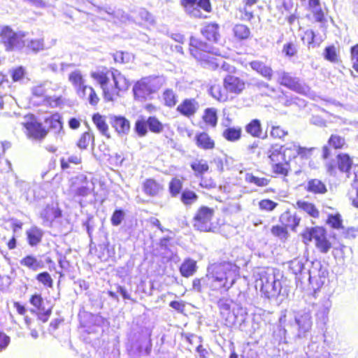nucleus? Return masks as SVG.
I'll list each match as a JSON object with an SVG mask.
<instances>
[{
	"instance_id": "obj_1",
	"label": "nucleus",
	"mask_w": 358,
	"mask_h": 358,
	"mask_svg": "<svg viewBox=\"0 0 358 358\" xmlns=\"http://www.w3.org/2000/svg\"><path fill=\"white\" fill-rule=\"evenodd\" d=\"M239 274V268L234 264L224 262L215 263L208 267L207 284L214 290H228L235 283Z\"/></svg>"
},
{
	"instance_id": "obj_2",
	"label": "nucleus",
	"mask_w": 358,
	"mask_h": 358,
	"mask_svg": "<svg viewBox=\"0 0 358 358\" xmlns=\"http://www.w3.org/2000/svg\"><path fill=\"white\" fill-rule=\"evenodd\" d=\"M279 321L282 325L287 327L284 328L285 334L289 332L296 339L306 338L313 325L311 313L306 310L289 313L288 320L287 315L284 314L281 315Z\"/></svg>"
},
{
	"instance_id": "obj_3",
	"label": "nucleus",
	"mask_w": 358,
	"mask_h": 358,
	"mask_svg": "<svg viewBox=\"0 0 358 358\" xmlns=\"http://www.w3.org/2000/svg\"><path fill=\"white\" fill-rule=\"evenodd\" d=\"M289 268L295 275L296 279L302 282L307 278L310 284L317 287L322 286L328 276V271L323 266L320 261L315 260L311 262L310 268L306 271L303 259H294L289 262Z\"/></svg>"
},
{
	"instance_id": "obj_4",
	"label": "nucleus",
	"mask_w": 358,
	"mask_h": 358,
	"mask_svg": "<svg viewBox=\"0 0 358 358\" xmlns=\"http://www.w3.org/2000/svg\"><path fill=\"white\" fill-rule=\"evenodd\" d=\"M255 280L256 288L259 287L265 297L270 299L278 296L281 292V282L276 278L275 270L272 267L262 268L257 273Z\"/></svg>"
},
{
	"instance_id": "obj_5",
	"label": "nucleus",
	"mask_w": 358,
	"mask_h": 358,
	"mask_svg": "<svg viewBox=\"0 0 358 358\" xmlns=\"http://www.w3.org/2000/svg\"><path fill=\"white\" fill-rule=\"evenodd\" d=\"M161 83L157 77H145L137 81L132 89L136 101H145L151 99V95L160 87Z\"/></svg>"
},
{
	"instance_id": "obj_6",
	"label": "nucleus",
	"mask_w": 358,
	"mask_h": 358,
	"mask_svg": "<svg viewBox=\"0 0 358 358\" xmlns=\"http://www.w3.org/2000/svg\"><path fill=\"white\" fill-rule=\"evenodd\" d=\"M24 33H16L9 27H5L1 32V41L7 51H17L26 45Z\"/></svg>"
},
{
	"instance_id": "obj_7",
	"label": "nucleus",
	"mask_w": 358,
	"mask_h": 358,
	"mask_svg": "<svg viewBox=\"0 0 358 358\" xmlns=\"http://www.w3.org/2000/svg\"><path fill=\"white\" fill-rule=\"evenodd\" d=\"M215 210L208 206H201L196 212L193 217V226L195 229L201 231H210L212 229V220Z\"/></svg>"
},
{
	"instance_id": "obj_8",
	"label": "nucleus",
	"mask_w": 358,
	"mask_h": 358,
	"mask_svg": "<svg viewBox=\"0 0 358 358\" xmlns=\"http://www.w3.org/2000/svg\"><path fill=\"white\" fill-rule=\"evenodd\" d=\"M275 75L277 82L280 85L297 93L304 94L306 92L307 87L298 78L292 76L290 73L280 69L275 71Z\"/></svg>"
},
{
	"instance_id": "obj_9",
	"label": "nucleus",
	"mask_w": 358,
	"mask_h": 358,
	"mask_svg": "<svg viewBox=\"0 0 358 358\" xmlns=\"http://www.w3.org/2000/svg\"><path fill=\"white\" fill-rule=\"evenodd\" d=\"M22 124L25 127L29 138L41 141L47 135L48 131L33 115L25 116L24 121Z\"/></svg>"
},
{
	"instance_id": "obj_10",
	"label": "nucleus",
	"mask_w": 358,
	"mask_h": 358,
	"mask_svg": "<svg viewBox=\"0 0 358 358\" xmlns=\"http://www.w3.org/2000/svg\"><path fill=\"white\" fill-rule=\"evenodd\" d=\"M113 71H99L92 72L91 76L100 85L103 90V96L105 100L111 101L110 89L108 87V84L110 78H112Z\"/></svg>"
},
{
	"instance_id": "obj_11",
	"label": "nucleus",
	"mask_w": 358,
	"mask_h": 358,
	"mask_svg": "<svg viewBox=\"0 0 358 358\" xmlns=\"http://www.w3.org/2000/svg\"><path fill=\"white\" fill-rule=\"evenodd\" d=\"M112 79L114 83V87H111L110 93L112 101L115 96H119L120 91H127L129 87V80L119 71L115 69L113 71Z\"/></svg>"
},
{
	"instance_id": "obj_12",
	"label": "nucleus",
	"mask_w": 358,
	"mask_h": 358,
	"mask_svg": "<svg viewBox=\"0 0 358 358\" xmlns=\"http://www.w3.org/2000/svg\"><path fill=\"white\" fill-rule=\"evenodd\" d=\"M199 108L195 99H185L177 107L176 110L186 117H193Z\"/></svg>"
},
{
	"instance_id": "obj_13",
	"label": "nucleus",
	"mask_w": 358,
	"mask_h": 358,
	"mask_svg": "<svg viewBox=\"0 0 358 358\" xmlns=\"http://www.w3.org/2000/svg\"><path fill=\"white\" fill-rule=\"evenodd\" d=\"M223 85L227 92L236 94H240L245 88V82L232 75H227L224 78Z\"/></svg>"
},
{
	"instance_id": "obj_14",
	"label": "nucleus",
	"mask_w": 358,
	"mask_h": 358,
	"mask_svg": "<svg viewBox=\"0 0 358 358\" xmlns=\"http://www.w3.org/2000/svg\"><path fill=\"white\" fill-rule=\"evenodd\" d=\"M151 332L146 329L143 331L138 341L134 345L139 354L149 355L152 349Z\"/></svg>"
},
{
	"instance_id": "obj_15",
	"label": "nucleus",
	"mask_w": 358,
	"mask_h": 358,
	"mask_svg": "<svg viewBox=\"0 0 358 358\" xmlns=\"http://www.w3.org/2000/svg\"><path fill=\"white\" fill-rule=\"evenodd\" d=\"M220 25L216 22L206 23L201 29V34L208 41L217 43L220 38Z\"/></svg>"
},
{
	"instance_id": "obj_16",
	"label": "nucleus",
	"mask_w": 358,
	"mask_h": 358,
	"mask_svg": "<svg viewBox=\"0 0 358 358\" xmlns=\"http://www.w3.org/2000/svg\"><path fill=\"white\" fill-rule=\"evenodd\" d=\"M331 307V302L325 299L321 304L317 305V310L315 313L317 325L323 329L328 322V314Z\"/></svg>"
},
{
	"instance_id": "obj_17",
	"label": "nucleus",
	"mask_w": 358,
	"mask_h": 358,
	"mask_svg": "<svg viewBox=\"0 0 358 358\" xmlns=\"http://www.w3.org/2000/svg\"><path fill=\"white\" fill-rule=\"evenodd\" d=\"M336 164L341 172L345 173L347 177L351 176V171L355 164H353L352 159L348 154H338L336 156Z\"/></svg>"
},
{
	"instance_id": "obj_18",
	"label": "nucleus",
	"mask_w": 358,
	"mask_h": 358,
	"mask_svg": "<svg viewBox=\"0 0 358 358\" xmlns=\"http://www.w3.org/2000/svg\"><path fill=\"white\" fill-rule=\"evenodd\" d=\"M252 70L256 71L260 76L271 80L273 78V71L270 66L266 65L264 62L259 60H254L249 63Z\"/></svg>"
},
{
	"instance_id": "obj_19",
	"label": "nucleus",
	"mask_w": 358,
	"mask_h": 358,
	"mask_svg": "<svg viewBox=\"0 0 358 358\" xmlns=\"http://www.w3.org/2000/svg\"><path fill=\"white\" fill-rule=\"evenodd\" d=\"M110 123L119 134H127L130 131L129 121L123 116H110Z\"/></svg>"
},
{
	"instance_id": "obj_20",
	"label": "nucleus",
	"mask_w": 358,
	"mask_h": 358,
	"mask_svg": "<svg viewBox=\"0 0 358 358\" xmlns=\"http://www.w3.org/2000/svg\"><path fill=\"white\" fill-rule=\"evenodd\" d=\"M245 129L248 134L255 138L264 139L267 136L266 131L263 132L261 122L258 119L251 120L246 124Z\"/></svg>"
},
{
	"instance_id": "obj_21",
	"label": "nucleus",
	"mask_w": 358,
	"mask_h": 358,
	"mask_svg": "<svg viewBox=\"0 0 358 358\" xmlns=\"http://www.w3.org/2000/svg\"><path fill=\"white\" fill-rule=\"evenodd\" d=\"M301 217L296 213H292L290 211L284 212L280 217V223L285 227L293 231L299 224Z\"/></svg>"
},
{
	"instance_id": "obj_22",
	"label": "nucleus",
	"mask_w": 358,
	"mask_h": 358,
	"mask_svg": "<svg viewBox=\"0 0 358 358\" xmlns=\"http://www.w3.org/2000/svg\"><path fill=\"white\" fill-rule=\"evenodd\" d=\"M70 82L76 87L78 94L85 96L87 94V86L85 85L84 80L79 71H75L69 75Z\"/></svg>"
},
{
	"instance_id": "obj_23",
	"label": "nucleus",
	"mask_w": 358,
	"mask_h": 358,
	"mask_svg": "<svg viewBox=\"0 0 358 358\" xmlns=\"http://www.w3.org/2000/svg\"><path fill=\"white\" fill-rule=\"evenodd\" d=\"M20 263L33 271H37L45 266L43 262L34 255H27L20 261Z\"/></svg>"
},
{
	"instance_id": "obj_24",
	"label": "nucleus",
	"mask_w": 358,
	"mask_h": 358,
	"mask_svg": "<svg viewBox=\"0 0 358 358\" xmlns=\"http://www.w3.org/2000/svg\"><path fill=\"white\" fill-rule=\"evenodd\" d=\"M198 0H181L180 3L187 15L191 17L203 18L206 17L202 15L201 11H198L194 7L196 6Z\"/></svg>"
},
{
	"instance_id": "obj_25",
	"label": "nucleus",
	"mask_w": 358,
	"mask_h": 358,
	"mask_svg": "<svg viewBox=\"0 0 358 358\" xmlns=\"http://www.w3.org/2000/svg\"><path fill=\"white\" fill-rule=\"evenodd\" d=\"M193 57L197 60L201 62L203 64H207L210 67H214L217 66L215 62L214 56L217 55V50H214V52H198L197 50H194Z\"/></svg>"
},
{
	"instance_id": "obj_26",
	"label": "nucleus",
	"mask_w": 358,
	"mask_h": 358,
	"mask_svg": "<svg viewBox=\"0 0 358 358\" xmlns=\"http://www.w3.org/2000/svg\"><path fill=\"white\" fill-rule=\"evenodd\" d=\"M193 57L197 60L201 62L203 64H207L210 67H214L217 66L215 62L214 56L217 55V50H214V52H198L197 50H194Z\"/></svg>"
},
{
	"instance_id": "obj_27",
	"label": "nucleus",
	"mask_w": 358,
	"mask_h": 358,
	"mask_svg": "<svg viewBox=\"0 0 358 358\" xmlns=\"http://www.w3.org/2000/svg\"><path fill=\"white\" fill-rule=\"evenodd\" d=\"M189 46V50L192 55H193V52H194V50H197L198 52H214V50H215L213 47L206 42L201 41L194 37L190 38Z\"/></svg>"
},
{
	"instance_id": "obj_28",
	"label": "nucleus",
	"mask_w": 358,
	"mask_h": 358,
	"mask_svg": "<svg viewBox=\"0 0 358 358\" xmlns=\"http://www.w3.org/2000/svg\"><path fill=\"white\" fill-rule=\"evenodd\" d=\"M233 315L234 317V323L238 324L240 327L244 326L248 317V312L245 308H243L239 303H235L233 307Z\"/></svg>"
},
{
	"instance_id": "obj_29",
	"label": "nucleus",
	"mask_w": 358,
	"mask_h": 358,
	"mask_svg": "<svg viewBox=\"0 0 358 358\" xmlns=\"http://www.w3.org/2000/svg\"><path fill=\"white\" fill-rule=\"evenodd\" d=\"M196 145L204 150L213 149L215 147V142L206 132H201L195 136Z\"/></svg>"
},
{
	"instance_id": "obj_30",
	"label": "nucleus",
	"mask_w": 358,
	"mask_h": 358,
	"mask_svg": "<svg viewBox=\"0 0 358 358\" xmlns=\"http://www.w3.org/2000/svg\"><path fill=\"white\" fill-rule=\"evenodd\" d=\"M162 190V186L154 179H147L143 183L144 192L150 196H157Z\"/></svg>"
},
{
	"instance_id": "obj_31",
	"label": "nucleus",
	"mask_w": 358,
	"mask_h": 358,
	"mask_svg": "<svg viewBox=\"0 0 358 358\" xmlns=\"http://www.w3.org/2000/svg\"><path fill=\"white\" fill-rule=\"evenodd\" d=\"M286 162L289 163L292 159L298 156L297 144L293 142L287 143L280 146Z\"/></svg>"
},
{
	"instance_id": "obj_32",
	"label": "nucleus",
	"mask_w": 358,
	"mask_h": 358,
	"mask_svg": "<svg viewBox=\"0 0 358 358\" xmlns=\"http://www.w3.org/2000/svg\"><path fill=\"white\" fill-rule=\"evenodd\" d=\"M196 262L191 259L184 261L180 267V272L183 277L189 278L196 271Z\"/></svg>"
},
{
	"instance_id": "obj_33",
	"label": "nucleus",
	"mask_w": 358,
	"mask_h": 358,
	"mask_svg": "<svg viewBox=\"0 0 358 358\" xmlns=\"http://www.w3.org/2000/svg\"><path fill=\"white\" fill-rule=\"evenodd\" d=\"M324 234L325 231L322 228L312 227L307 228L306 231L302 234V236L306 241H311L313 239H315L316 242Z\"/></svg>"
},
{
	"instance_id": "obj_34",
	"label": "nucleus",
	"mask_w": 358,
	"mask_h": 358,
	"mask_svg": "<svg viewBox=\"0 0 358 358\" xmlns=\"http://www.w3.org/2000/svg\"><path fill=\"white\" fill-rule=\"evenodd\" d=\"M27 235L29 244L36 246L41 241L43 231L37 227H32L27 231Z\"/></svg>"
},
{
	"instance_id": "obj_35",
	"label": "nucleus",
	"mask_w": 358,
	"mask_h": 358,
	"mask_svg": "<svg viewBox=\"0 0 358 358\" xmlns=\"http://www.w3.org/2000/svg\"><path fill=\"white\" fill-rule=\"evenodd\" d=\"M241 134L242 129L241 127H229L224 130L222 136L226 140L235 142L241 138Z\"/></svg>"
},
{
	"instance_id": "obj_36",
	"label": "nucleus",
	"mask_w": 358,
	"mask_h": 358,
	"mask_svg": "<svg viewBox=\"0 0 358 358\" xmlns=\"http://www.w3.org/2000/svg\"><path fill=\"white\" fill-rule=\"evenodd\" d=\"M61 211L54 206H48L42 212L41 217L47 222H52L61 216Z\"/></svg>"
},
{
	"instance_id": "obj_37",
	"label": "nucleus",
	"mask_w": 358,
	"mask_h": 358,
	"mask_svg": "<svg viewBox=\"0 0 358 358\" xmlns=\"http://www.w3.org/2000/svg\"><path fill=\"white\" fill-rule=\"evenodd\" d=\"M268 157L271 160V165L285 162L282 151L279 145H275L271 148L268 152Z\"/></svg>"
},
{
	"instance_id": "obj_38",
	"label": "nucleus",
	"mask_w": 358,
	"mask_h": 358,
	"mask_svg": "<svg viewBox=\"0 0 358 358\" xmlns=\"http://www.w3.org/2000/svg\"><path fill=\"white\" fill-rule=\"evenodd\" d=\"M198 195L193 191L185 189L182 192L180 201L185 206H191L198 200Z\"/></svg>"
},
{
	"instance_id": "obj_39",
	"label": "nucleus",
	"mask_w": 358,
	"mask_h": 358,
	"mask_svg": "<svg viewBox=\"0 0 358 358\" xmlns=\"http://www.w3.org/2000/svg\"><path fill=\"white\" fill-rule=\"evenodd\" d=\"M308 190L316 194H324L327 192V187L321 180L313 179L308 182Z\"/></svg>"
},
{
	"instance_id": "obj_40",
	"label": "nucleus",
	"mask_w": 358,
	"mask_h": 358,
	"mask_svg": "<svg viewBox=\"0 0 358 358\" xmlns=\"http://www.w3.org/2000/svg\"><path fill=\"white\" fill-rule=\"evenodd\" d=\"M24 40L26 41V45L24 48H27L29 50L38 52L44 49V42L43 38L29 39L24 38Z\"/></svg>"
},
{
	"instance_id": "obj_41",
	"label": "nucleus",
	"mask_w": 358,
	"mask_h": 358,
	"mask_svg": "<svg viewBox=\"0 0 358 358\" xmlns=\"http://www.w3.org/2000/svg\"><path fill=\"white\" fill-rule=\"evenodd\" d=\"M92 120L100 132L107 138H110V135L108 134V127L103 117L97 113L93 115Z\"/></svg>"
},
{
	"instance_id": "obj_42",
	"label": "nucleus",
	"mask_w": 358,
	"mask_h": 358,
	"mask_svg": "<svg viewBox=\"0 0 358 358\" xmlns=\"http://www.w3.org/2000/svg\"><path fill=\"white\" fill-rule=\"evenodd\" d=\"M234 36L239 40H245L249 38L250 35V29L245 24H238L233 28Z\"/></svg>"
},
{
	"instance_id": "obj_43",
	"label": "nucleus",
	"mask_w": 358,
	"mask_h": 358,
	"mask_svg": "<svg viewBox=\"0 0 358 358\" xmlns=\"http://www.w3.org/2000/svg\"><path fill=\"white\" fill-rule=\"evenodd\" d=\"M191 168L195 172L196 177L207 172L209 169L208 164L203 159H196L191 164Z\"/></svg>"
},
{
	"instance_id": "obj_44",
	"label": "nucleus",
	"mask_w": 358,
	"mask_h": 358,
	"mask_svg": "<svg viewBox=\"0 0 358 358\" xmlns=\"http://www.w3.org/2000/svg\"><path fill=\"white\" fill-rule=\"evenodd\" d=\"M92 142V148H94V137L92 132L90 131L84 132L79 138L77 146L80 149H86L90 143Z\"/></svg>"
},
{
	"instance_id": "obj_45",
	"label": "nucleus",
	"mask_w": 358,
	"mask_h": 358,
	"mask_svg": "<svg viewBox=\"0 0 358 358\" xmlns=\"http://www.w3.org/2000/svg\"><path fill=\"white\" fill-rule=\"evenodd\" d=\"M296 204L300 209L303 210L313 217H319V211L313 203L308 201H299Z\"/></svg>"
},
{
	"instance_id": "obj_46",
	"label": "nucleus",
	"mask_w": 358,
	"mask_h": 358,
	"mask_svg": "<svg viewBox=\"0 0 358 358\" xmlns=\"http://www.w3.org/2000/svg\"><path fill=\"white\" fill-rule=\"evenodd\" d=\"M227 92L222 90L219 85H215L210 88V94L213 98L220 101H226L228 99Z\"/></svg>"
},
{
	"instance_id": "obj_47",
	"label": "nucleus",
	"mask_w": 358,
	"mask_h": 358,
	"mask_svg": "<svg viewBox=\"0 0 358 358\" xmlns=\"http://www.w3.org/2000/svg\"><path fill=\"white\" fill-rule=\"evenodd\" d=\"M148 127L150 131L159 134L164 130L163 124L156 117H149L147 119Z\"/></svg>"
},
{
	"instance_id": "obj_48",
	"label": "nucleus",
	"mask_w": 358,
	"mask_h": 358,
	"mask_svg": "<svg viewBox=\"0 0 358 358\" xmlns=\"http://www.w3.org/2000/svg\"><path fill=\"white\" fill-rule=\"evenodd\" d=\"M272 171L273 173L277 175H281L287 176L290 169L289 163L282 162L278 164H273L271 165Z\"/></svg>"
},
{
	"instance_id": "obj_49",
	"label": "nucleus",
	"mask_w": 358,
	"mask_h": 358,
	"mask_svg": "<svg viewBox=\"0 0 358 358\" xmlns=\"http://www.w3.org/2000/svg\"><path fill=\"white\" fill-rule=\"evenodd\" d=\"M177 95L173 90L168 89L163 93L164 103L169 107H173L177 103Z\"/></svg>"
},
{
	"instance_id": "obj_50",
	"label": "nucleus",
	"mask_w": 358,
	"mask_h": 358,
	"mask_svg": "<svg viewBox=\"0 0 358 358\" xmlns=\"http://www.w3.org/2000/svg\"><path fill=\"white\" fill-rule=\"evenodd\" d=\"M147 120L141 117L136 121L134 130L139 136H145L148 133Z\"/></svg>"
},
{
	"instance_id": "obj_51",
	"label": "nucleus",
	"mask_w": 358,
	"mask_h": 358,
	"mask_svg": "<svg viewBox=\"0 0 358 358\" xmlns=\"http://www.w3.org/2000/svg\"><path fill=\"white\" fill-rule=\"evenodd\" d=\"M245 180L248 182L253 183L258 187L267 186L270 182V180L266 178H259L253 176L251 173H247L245 176Z\"/></svg>"
},
{
	"instance_id": "obj_52",
	"label": "nucleus",
	"mask_w": 358,
	"mask_h": 358,
	"mask_svg": "<svg viewBox=\"0 0 358 358\" xmlns=\"http://www.w3.org/2000/svg\"><path fill=\"white\" fill-rule=\"evenodd\" d=\"M182 188V183L178 178H174L169 182V192L173 197L177 196Z\"/></svg>"
},
{
	"instance_id": "obj_53",
	"label": "nucleus",
	"mask_w": 358,
	"mask_h": 358,
	"mask_svg": "<svg viewBox=\"0 0 358 358\" xmlns=\"http://www.w3.org/2000/svg\"><path fill=\"white\" fill-rule=\"evenodd\" d=\"M203 120L206 123L215 126L217 121L216 110L214 108L206 109Z\"/></svg>"
},
{
	"instance_id": "obj_54",
	"label": "nucleus",
	"mask_w": 358,
	"mask_h": 358,
	"mask_svg": "<svg viewBox=\"0 0 358 358\" xmlns=\"http://www.w3.org/2000/svg\"><path fill=\"white\" fill-rule=\"evenodd\" d=\"M36 279L44 286L50 288L53 286V280L47 271L38 273L36 275Z\"/></svg>"
},
{
	"instance_id": "obj_55",
	"label": "nucleus",
	"mask_w": 358,
	"mask_h": 358,
	"mask_svg": "<svg viewBox=\"0 0 358 358\" xmlns=\"http://www.w3.org/2000/svg\"><path fill=\"white\" fill-rule=\"evenodd\" d=\"M328 143L335 149H339L343 147V145L345 144V141L344 138L338 135L332 134L329 138Z\"/></svg>"
},
{
	"instance_id": "obj_56",
	"label": "nucleus",
	"mask_w": 358,
	"mask_h": 358,
	"mask_svg": "<svg viewBox=\"0 0 358 358\" xmlns=\"http://www.w3.org/2000/svg\"><path fill=\"white\" fill-rule=\"evenodd\" d=\"M316 247L322 253H327L331 247L330 242L326 238L325 234L315 243Z\"/></svg>"
},
{
	"instance_id": "obj_57",
	"label": "nucleus",
	"mask_w": 358,
	"mask_h": 358,
	"mask_svg": "<svg viewBox=\"0 0 358 358\" xmlns=\"http://www.w3.org/2000/svg\"><path fill=\"white\" fill-rule=\"evenodd\" d=\"M125 213L122 209H116L110 218L111 224L113 226H119L124 219Z\"/></svg>"
},
{
	"instance_id": "obj_58",
	"label": "nucleus",
	"mask_w": 358,
	"mask_h": 358,
	"mask_svg": "<svg viewBox=\"0 0 358 358\" xmlns=\"http://www.w3.org/2000/svg\"><path fill=\"white\" fill-rule=\"evenodd\" d=\"M324 58L330 61L331 62H335L337 61V53L335 46L331 45L328 46L324 49Z\"/></svg>"
},
{
	"instance_id": "obj_59",
	"label": "nucleus",
	"mask_w": 358,
	"mask_h": 358,
	"mask_svg": "<svg viewBox=\"0 0 358 358\" xmlns=\"http://www.w3.org/2000/svg\"><path fill=\"white\" fill-rule=\"evenodd\" d=\"M350 59L353 69L358 73V43L351 47Z\"/></svg>"
},
{
	"instance_id": "obj_60",
	"label": "nucleus",
	"mask_w": 358,
	"mask_h": 358,
	"mask_svg": "<svg viewBox=\"0 0 358 358\" xmlns=\"http://www.w3.org/2000/svg\"><path fill=\"white\" fill-rule=\"evenodd\" d=\"M231 301L227 298L220 299L217 301V306L220 308L221 314L228 313L231 308Z\"/></svg>"
},
{
	"instance_id": "obj_61",
	"label": "nucleus",
	"mask_w": 358,
	"mask_h": 358,
	"mask_svg": "<svg viewBox=\"0 0 358 358\" xmlns=\"http://www.w3.org/2000/svg\"><path fill=\"white\" fill-rule=\"evenodd\" d=\"M278 203L270 200V199H263L259 201V206L261 210H264L267 211L273 210L276 206Z\"/></svg>"
},
{
	"instance_id": "obj_62",
	"label": "nucleus",
	"mask_w": 358,
	"mask_h": 358,
	"mask_svg": "<svg viewBox=\"0 0 358 358\" xmlns=\"http://www.w3.org/2000/svg\"><path fill=\"white\" fill-rule=\"evenodd\" d=\"M138 15L142 20L148 24H152L155 22L153 16L145 9H141Z\"/></svg>"
},
{
	"instance_id": "obj_63",
	"label": "nucleus",
	"mask_w": 358,
	"mask_h": 358,
	"mask_svg": "<svg viewBox=\"0 0 358 358\" xmlns=\"http://www.w3.org/2000/svg\"><path fill=\"white\" fill-rule=\"evenodd\" d=\"M297 52L296 46L292 43H288L284 45L282 52L288 57H292Z\"/></svg>"
},
{
	"instance_id": "obj_64",
	"label": "nucleus",
	"mask_w": 358,
	"mask_h": 358,
	"mask_svg": "<svg viewBox=\"0 0 358 358\" xmlns=\"http://www.w3.org/2000/svg\"><path fill=\"white\" fill-rule=\"evenodd\" d=\"M198 11H201L200 8L203 9L206 12H210L212 10L211 4L210 0H199L196 2V6L194 7Z\"/></svg>"
}]
</instances>
